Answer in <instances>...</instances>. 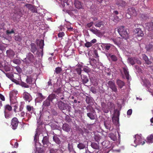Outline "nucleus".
<instances>
[{
    "label": "nucleus",
    "instance_id": "22",
    "mask_svg": "<svg viewBox=\"0 0 153 153\" xmlns=\"http://www.w3.org/2000/svg\"><path fill=\"white\" fill-rule=\"evenodd\" d=\"M81 76L82 83L84 84L87 83L89 81L88 78L87 76L84 75H81Z\"/></svg>",
    "mask_w": 153,
    "mask_h": 153
},
{
    "label": "nucleus",
    "instance_id": "45",
    "mask_svg": "<svg viewBox=\"0 0 153 153\" xmlns=\"http://www.w3.org/2000/svg\"><path fill=\"white\" fill-rule=\"evenodd\" d=\"M120 116V112L118 109H115L114 115L113 117H119Z\"/></svg>",
    "mask_w": 153,
    "mask_h": 153
},
{
    "label": "nucleus",
    "instance_id": "2",
    "mask_svg": "<svg viewBox=\"0 0 153 153\" xmlns=\"http://www.w3.org/2000/svg\"><path fill=\"white\" fill-rule=\"evenodd\" d=\"M117 31L123 38L127 39L129 38V30L124 26L119 27L117 28Z\"/></svg>",
    "mask_w": 153,
    "mask_h": 153
},
{
    "label": "nucleus",
    "instance_id": "61",
    "mask_svg": "<svg viewBox=\"0 0 153 153\" xmlns=\"http://www.w3.org/2000/svg\"><path fill=\"white\" fill-rule=\"evenodd\" d=\"M25 6L27 8L30 9V10H32L33 6L30 4H27L25 5Z\"/></svg>",
    "mask_w": 153,
    "mask_h": 153
},
{
    "label": "nucleus",
    "instance_id": "26",
    "mask_svg": "<svg viewBox=\"0 0 153 153\" xmlns=\"http://www.w3.org/2000/svg\"><path fill=\"white\" fill-rule=\"evenodd\" d=\"M116 82L117 85L120 88H122L125 85L124 82L120 79H118Z\"/></svg>",
    "mask_w": 153,
    "mask_h": 153
},
{
    "label": "nucleus",
    "instance_id": "56",
    "mask_svg": "<svg viewBox=\"0 0 153 153\" xmlns=\"http://www.w3.org/2000/svg\"><path fill=\"white\" fill-rule=\"evenodd\" d=\"M13 63L16 64H19L20 63V60L18 59H15L13 60Z\"/></svg>",
    "mask_w": 153,
    "mask_h": 153
},
{
    "label": "nucleus",
    "instance_id": "39",
    "mask_svg": "<svg viewBox=\"0 0 153 153\" xmlns=\"http://www.w3.org/2000/svg\"><path fill=\"white\" fill-rule=\"evenodd\" d=\"M85 101L86 103L89 105H91L92 103V98L88 96H86Z\"/></svg>",
    "mask_w": 153,
    "mask_h": 153
},
{
    "label": "nucleus",
    "instance_id": "57",
    "mask_svg": "<svg viewBox=\"0 0 153 153\" xmlns=\"http://www.w3.org/2000/svg\"><path fill=\"white\" fill-rule=\"evenodd\" d=\"M92 45V44H91V43L90 42H87L85 44V46L89 48Z\"/></svg>",
    "mask_w": 153,
    "mask_h": 153
},
{
    "label": "nucleus",
    "instance_id": "27",
    "mask_svg": "<svg viewBox=\"0 0 153 153\" xmlns=\"http://www.w3.org/2000/svg\"><path fill=\"white\" fill-rule=\"evenodd\" d=\"M26 109L27 111L30 113L31 114L32 113L34 110V108L33 106H31L29 105H27L26 106Z\"/></svg>",
    "mask_w": 153,
    "mask_h": 153
},
{
    "label": "nucleus",
    "instance_id": "60",
    "mask_svg": "<svg viewBox=\"0 0 153 153\" xmlns=\"http://www.w3.org/2000/svg\"><path fill=\"white\" fill-rule=\"evenodd\" d=\"M14 68L18 73H20L21 72L22 69L19 66L15 67Z\"/></svg>",
    "mask_w": 153,
    "mask_h": 153
},
{
    "label": "nucleus",
    "instance_id": "38",
    "mask_svg": "<svg viewBox=\"0 0 153 153\" xmlns=\"http://www.w3.org/2000/svg\"><path fill=\"white\" fill-rule=\"evenodd\" d=\"M26 81L27 83L28 84H32V78L30 76H27Z\"/></svg>",
    "mask_w": 153,
    "mask_h": 153
},
{
    "label": "nucleus",
    "instance_id": "42",
    "mask_svg": "<svg viewBox=\"0 0 153 153\" xmlns=\"http://www.w3.org/2000/svg\"><path fill=\"white\" fill-rule=\"evenodd\" d=\"M87 116L89 117V118L92 120L95 119V116L92 113H88L87 114Z\"/></svg>",
    "mask_w": 153,
    "mask_h": 153
},
{
    "label": "nucleus",
    "instance_id": "9",
    "mask_svg": "<svg viewBox=\"0 0 153 153\" xmlns=\"http://www.w3.org/2000/svg\"><path fill=\"white\" fill-rule=\"evenodd\" d=\"M18 92L16 90H13L10 92V100H16V95L17 94Z\"/></svg>",
    "mask_w": 153,
    "mask_h": 153
},
{
    "label": "nucleus",
    "instance_id": "19",
    "mask_svg": "<svg viewBox=\"0 0 153 153\" xmlns=\"http://www.w3.org/2000/svg\"><path fill=\"white\" fill-rule=\"evenodd\" d=\"M24 98L26 101L30 102L32 100V97L30 94L27 92H24Z\"/></svg>",
    "mask_w": 153,
    "mask_h": 153
},
{
    "label": "nucleus",
    "instance_id": "29",
    "mask_svg": "<svg viewBox=\"0 0 153 153\" xmlns=\"http://www.w3.org/2000/svg\"><path fill=\"white\" fill-rule=\"evenodd\" d=\"M104 125L105 127L107 129L110 130L111 126V122L109 120H107L104 121Z\"/></svg>",
    "mask_w": 153,
    "mask_h": 153
},
{
    "label": "nucleus",
    "instance_id": "28",
    "mask_svg": "<svg viewBox=\"0 0 153 153\" xmlns=\"http://www.w3.org/2000/svg\"><path fill=\"white\" fill-rule=\"evenodd\" d=\"M146 49L147 52H151L153 51V45L151 44H149L146 46Z\"/></svg>",
    "mask_w": 153,
    "mask_h": 153
},
{
    "label": "nucleus",
    "instance_id": "3",
    "mask_svg": "<svg viewBox=\"0 0 153 153\" xmlns=\"http://www.w3.org/2000/svg\"><path fill=\"white\" fill-rule=\"evenodd\" d=\"M34 55L30 52L27 53L26 57L23 60V62L27 65H29L31 63H33L35 61Z\"/></svg>",
    "mask_w": 153,
    "mask_h": 153
},
{
    "label": "nucleus",
    "instance_id": "20",
    "mask_svg": "<svg viewBox=\"0 0 153 153\" xmlns=\"http://www.w3.org/2000/svg\"><path fill=\"white\" fill-rule=\"evenodd\" d=\"M94 25L97 27H100L102 26H103L104 22L101 20H99L94 23Z\"/></svg>",
    "mask_w": 153,
    "mask_h": 153
},
{
    "label": "nucleus",
    "instance_id": "5",
    "mask_svg": "<svg viewBox=\"0 0 153 153\" xmlns=\"http://www.w3.org/2000/svg\"><path fill=\"white\" fill-rule=\"evenodd\" d=\"M107 84L109 88L111 89L112 91L117 93V89L115 83L114 81H109Z\"/></svg>",
    "mask_w": 153,
    "mask_h": 153
},
{
    "label": "nucleus",
    "instance_id": "11",
    "mask_svg": "<svg viewBox=\"0 0 153 153\" xmlns=\"http://www.w3.org/2000/svg\"><path fill=\"white\" fill-rule=\"evenodd\" d=\"M89 30L97 36H99L101 34V33L100 31L98 30L95 27H92L91 28H90Z\"/></svg>",
    "mask_w": 153,
    "mask_h": 153
},
{
    "label": "nucleus",
    "instance_id": "40",
    "mask_svg": "<svg viewBox=\"0 0 153 153\" xmlns=\"http://www.w3.org/2000/svg\"><path fill=\"white\" fill-rule=\"evenodd\" d=\"M108 56L110 57L112 61L116 62L117 60V57L115 55H111V54H109Z\"/></svg>",
    "mask_w": 153,
    "mask_h": 153
},
{
    "label": "nucleus",
    "instance_id": "24",
    "mask_svg": "<svg viewBox=\"0 0 153 153\" xmlns=\"http://www.w3.org/2000/svg\"><path fill=\"white\" fill-rule=\"evenodd\" d=\"M142 58L144 60L145 63L147 65H150L152 62L149 60L148 57L145 54L142 55Z\"/></svg>",
    "mask_w": 153,
    "mask_h": 153
},
{
    "label": "nucleus",
    "instance_id": "55",
    "mask_svg": "<svg viewBox=\"0 0 153 153\" xmlns=\"http://www.w3.org/2000/svg\"><path fill=\"white\" fill-rule=\"evenodd\" d=\"M76 71L77 72V74L79 75H82L81 74L82 70L80 68H77L76 69Z\"/></svg>",
    "mask_w": 153,
    "mask_h": 153
},
{
    "label": "nucleus",
    "instance_id": "21",
    "mask_svg": "<svg viewBox=\"0 0 153 153\" xmlns=\"http://www.w3.org/2000/svg\"><path fill=\"white\" fill-rule=\"evenodd\" d=\"M116 4L118 7H124L126 5V2L123 0H117L116 3Z\"/></svg>",
    "mask_w": 153,
    "mask_h": 153
},
{
    "label": "nucleus",
    "instance_id": "62",
    "mask_svg": "<svg viewBox=\"0 0 153 153\" xmlns=\"http://www.w3.org/2000/svg\"><path fill=\"white\" fill-rule=\"evenodd\" d=\"M87 109L88 110V111H91V112H92L94 111L93 108L91 107H87Z\"/></svg>",
    "mask_w": 153,
    "mask_h": 153
},
{
    "label": "nucleus",
    "instance_id": "59",
    "mask_svg": "<svg viewBox=\"0 0 153 153\" xmlns=\"http://www.w3.org/2000/svg\"><path fill=\"white\" fill-rule=\"evenodd\" d=\"M18 105L17 103H16L15 105L13 106V107H14L13 111L15 113H16L17 112L16 110L18 108Z\"/></svg>",
    "mask_w": 153,
    "mask_h": 153
},
{
    "label": "nucleus",
    "instance_id": "53",
    "mask_svg": "<svg viewBox=\"0 0 153 153\" xmlns=\"http://www.w3.org/2000/svg\"><path fill=\"white\" fill-rule=\"evenodd\" d=\"M68 150L69 151V152H74V153H76V152L74 150V149H73V147L72 146H71L70 143H68Z\"/></svg>",
    "mask_w": 153,
    "mask_h": 153
},
{
    "label": "nucleus",
    "instance_id": "32",
    "mask_svg": "<svg viewBox=\"0 0 153 153\" xmlns=\"http://www.w3.org/2000/svg\"><path fill=\"white\" fill-rule=\"evenodd\" d=\"M94 139L95 141L99 143L100 140L101 139L102 137L98 134H96L94 135Z\"/></svg>",
    "mask_w": 153,
    "mask_h": 153
},
{
    "label": "nucleus",
    "instance_id": "44",
    "mask_svg": "<svg viewBox=\"0 0 153 153\" xmlns=\"http://www.w3.org/2000/svg\"><path fill=\"white\" fill-rule=\"evenodd\" d=\"M113 123L116 124L118 123L119 121V117H113L112 119Z\"/></svg>",
    "mask_w": 153,
    "mask_h": 153
},
{
    "label": "nucleus",
    "instance_id": "54",
    "mask_svg": "<svg viewBox=\"0 0 153 153\" xmlns=\"http://www.w3.org/2000/svg\"><path fill=\"white\" fill-rule=\"evenodd\" d=\"M109 107L110 109H114L115 106L114 104L112 102H110L108 104V108Z\"/></svg>",
    "mask_w": 153,
    "mask_h": 153
},
{
    "label": "nucleus",
    "instance_id": "17",
    "mask_svg": "<svg viewBox=\"0 0 153 153\" xmlns=\"http://www.w3.org/2000/svg\"><path fill=\"white\" fill-rule=\"evenodd\" d=\"M134 32L135 33L137 34V36H138L142 37L144 35L143 32L140 28H138L135 29Z\"/></svg>",
    "mask_w": 153,
    "mask_h": 153
},
{
    "label": "nucleus",
    "instance_id": "15",
    "mask_svg": "<svg viewBox=\"0 0 153 153\" xmlns=\"http://www.w3.org/2000/svg\"><path fill=\"white\" fill-rule=\"evenodd\" d=\"M30 49V51L33 53H34L35 52L37 51V48L36 46L34 43H31Z\"/></svg>",
    "mask_w": 153,
    "mask_h": 153
},
{
    "label": "nucleus",
    "instance_id": "8",
    "mask_svg": "<svg viewBox=\"0 0 153 153\" xmlns=\"http://www.w3.org/2000/svg\"><path fill=\"white\" fill-rule=\"evenodd\" d=\"M57 105L59 109L61 110H65L67 109V107L68 106L67 104L65 103L62 101L58 102Z\"/></svg>",
    "mask_w": 153,
    "mask_h": 153
},
{
    "label": "nucleus",
    "instance_id": "23",
    "mask_svg": "<svg viewBox=\"0 0 153 153\" xmlns=\"http://www.w3.org/2000/svg\"><path fill=\"white\" fill-rule=\"evenodd\" d=\"M112 46V45L110 44H102V47H103L106 51H108Z\"/></svg>",
    "mask_w": 153,
    "mask_h": 153
},
{
    "label": "nucleus",
    "instance_id": "51",
    "mask_svg": "<svg viewBox=\"0 0 153 153\" xmlns=\"http://www.w3.org/2000/svg\"><path fill=\"white\" fill-rule=\"evenodd\" d=\"M38 98H39L40 99L43 100L45 98V97L41 93H37Z\"/></svg>",
    "mask_w": 153,
    "mask_h": 153
},
{
    "label": "nucleus",
    "instance_id": "35",
    "mask_svg": "<svg viewBox=\"0 0 153 153\" xmlns=\"http://www.w3.org/2000/svg\"><path fill=\"white\" fill-rule=\"evenodd\" d=\"M62 91V88L61 87L58 88H54L53 92L55 94H61Z\"/></svg>",
    "mask_w": 153,
    "mask_h": 153
},
{
    "label": "nucleus",
    "instance_id": "31",
    "mask_svg": "<svg viewBox=\"0 0 153 153\" xmlns=\"http://www.w3.org/2000/svg\"><path fill=\"white\" fill-rule=\"evenodd\" d=\"M53 140L57 144H59L61 143V141L57 137V135L55 134L53 137Z\"/></svg>",
    "mask_w": 153,
    "mask_h": 153
},
{
    "label": "nucleus",
    "instance_id": "52",
    "mask_svg": "<svg viewBox=\"0 0 153 153\" xmlns=\"http://www.w3.org/2000/svg\"><path fill=\"white\" fill-rule=\"evenodd\" d=\"M59 150L56 149H51L49 150V153H58Z\"/></svg>",
    "mask_w": 153,
    "mask_h": 153
},
{
    "label": "nucleus",
    "instance_id": "49",
    "mask_svg": "<svg viewBox=\"0 0 153 153\" xmlns=\"http://www.w3.org/2000/svg\"><path fill=\"white\" fill-rule=\"evenodd\" d=\"M62 70L61 67H58L56 68L55 72L56 74H59L62 71Z\"/></svg>",
    "mask_w": 153,
    "mask_h": 153
},
{
    "label": "nucleus",
    "instance_id": "48",
    "mask_svg": "<svg viewBox=\"0 0 153 153\" xmlns=\"http://www.w3.org/2000/svg\"><path fill=\"white\" fill-rule=\"evenodd\" d=\"M14 29H12L11 31L9 30H7L6 32V34L7 35H9V34L15 33V32Z\"/></svg>",
    "mask_w": 153,
    "mask_h": 153
},
{
    "label": "nucleus",
    "instance_id": "16",
    "mask_svg": "<svg viewBox=\"0 0 153 153\" xmlns=\"http://www.w3.org/2000/svg\"><path fill=\"white\" fill-rule=\"evenodd\" d=\"M102 108L103 111L105 113H108L109 112L108 106L104 102L101 103Z\"/></svg>",
    "mask_w": 153,
    "mask_h": 153
},
{
    "label": "nucleus",
    "instance_id": "63",
    "mask_svg": "<svg viewBox=\"0 0 153 153\" xmlns=\"http://www.w3.org/2000/svg\"><path fill=\"white\" fill-rule=\"evenodd\" d=\"M5 65L3 64V62L2 61H0V69L1 68H3L4 67Z\"/></svg>",
    "mask_w": 153,
    "mask_h": 153
},
{
    "label": "nucleus",
    "instance_id": "25",
    "mask_svg": "<svg viewBox=\"0 0 153 153\" xmlns=\"http://www.w3.org/2000/svg\"><path fill=\"white\" fill-rule=\"evenodd\" d=\"M74 5L78 9H80L82 7V4L81 2L78 0H76L75 1Z\"/></svg>",
    "mask_w": 153,
    "mask_h": 153
},
{
    "label": "nucleus",
    "instance_id": "30",
    "mask_svg": "<svg viewBox=\"0 0 153 153\" xmlns=\"http://www.w3.org/2000/svg\"><path fill=\"white\" fill-rule=\"evenodd\" d=\"M124 73L125 76L127 80L129 79V72L128 71V69L127 68L124 67L123 68Z\"/></svg>",
    "mask_w": 153,
    "mask_h": 153
},
{
    "label": "nucleus",
    "instance_id": "6",
    "mask_svg": "<svg viewBox=\"0 0 153 153\" xmlns=\"http://www.w3.org/2000/svg\"><path fill=\"white\" fill-rule=\"evenodd\" d=\"M134 138L135 139L134 142L137 144H141L142 145H143L145 144V142L144 141L142 142L143 138L140 136L136 134L135 135Z\"/></svg>",
    "mask_w": 153,
    "mask_h": 153
},
{
    "label": "nucleus",
    "instance_id": "37",
    "mask_svg": "<svg viewBox=\"0 0 153 153\" xmlns=\"http://www.w3.org/2000/svg\"><path fill=\"white\" fill-rule=\"evenodd\" d=\"M109 137L113 141H115L117 140V136L116 135L114 134L110 133L109 134Z\"/></svg>",
    "mask_w": 153,
    "mask_h": 153
},
{
    "label": "nucleus",
    "instance_id": "47",
    "mask_svg": "<svg viewBox=\"0 0 153 153\" xmlns=\"http://www.w3.org/2000/svg\"><path fill=\"white\" fill-rule=\"evenodd\" d=\"M16 41L19 42H21L22 40V38L20 36L17 35L14 37Z\"/></svg>",
    "mask_w": 153,
    "mask_h": 153
},
{
    "label": "nucleus",
    "instance_id": "58",
    "mask_svg": "<svg viewBox=\"0 0 153 153\" xmlns=\"http://www.w3.org/2000/svg\"><path fill=\"white\" fill-rule=\"evenodd\" d=\"M37 151L39 153H43L44 152V150L42 148H39L37 149Z\"/></svg>",
    "mask_w": 153,
    "mask_h": 153
},
{
    "label": "nucleus",
    "instance_id": "12",
    "mask_svg": "<svg viewBox=\"0 0 153 153\" xmlns=\"http://www.w3.org/2000/svg\"><path fill=\"white\" fill-rule=\"evenodd\" d=\"M42 141L43 145V146L45 147H47L49 144L48 137L47 136L44 137Z\"/></svg>",
    "mask_w": 153,
    "mask_h": 153
},
{
    "label": "nucleus",
    "instance_id": "50",
    "mask_svg": "<svg viewBox=\"0 0 153 153\" xmlns=\"http://www.w3.org/2000/svg\"><path fill=\"white\" fill-rule=\"evenodd\" d=\"M24 82H22L20 83V85L22 87H24L25 88H28L29 87V85Z\"/></svg>",
    "mask_w": 153,
    "mask_h": 153
},
{
    "label": "nucleus",
    "instance_id": "41",
    "mask_svg": "<svg viewBox=\"0 0 153 153\" xmlns=\"http://www.w3.org/2000/svg\"><path fill=\"white\" fill-rule=\"evenodd\" d=\"M77 147L80 149H83L85 147V145L82 143H79L77 145Z\"/></svg>",
    "mask_w": 153,
    "mask_h": 153
},
{
    "label": "nucleus",
    "instance_id": "18",
    "mask_svg": "<svg viewBox=\"0 0 153 153\" xmlns=\"http://www.w3.org/2000/svg\"><path fill=\"white\" fill-rule=\"evenodd\" d=\"M62 128L63 130L67 132H69L70 131L71 129V126L68 124L65 123L63 124Z\"/></svg>",
    "mask_w": 153,
    "mask_h": 153
},
{
    "label": "nucleus",
    "instance_id": "13",
    "mask_svg": "<svg viewBox=\"0 0 153 153\" xmlns=\"http://www.w3.org/2000/svg\"><path fill=\"white\" fill-rule=\"evenodd\" d=\"M6 53L7 56L10 58H13L15 55L14 52L11 49L7 50L6 51Z\"/></svg>",
    "mask_w": 153,
    "mask_h": 153
},
{
    "label": "nucleus",
    "instance_id": "46",
    "mask_svg": "<svg viewBox=\"0 0 153 153\" xmlns=\"http://www.w3.org/2000/svg\"><path fill=\"white\" fill-rule=\"evenodd\" d=\"M148 141L149 143H152L153 142V134H151L147 137Z\"/></svg>",
    "mask_w": 153,
    "mask_h": 153
},
{
    "label": "nucleus",
    "instance_id": "1",
    "mask_svg": "<svg viewBox=\"0 0 153 153\" xmlns=\"http://www.w3.org/2000/svg\"><path fill=\"white\" fill-rule=\"evenodd\" d=\"M56 96L54 94H51L48 96L47 98L44 101L42 105V109H46L51 105V102L56 98Z\"/></svg>",
    "mask_w": 153,
    "mask_h": 153
},
{
    "label": "nucleus",
    "instance_id": "43",
    "mask_svg": "<svg viewBox=\"0 0 153 153\" xmlns=\"http://www.w3.org/2000/svg\"><path fill=\"white\" fill-rule=\"evenodd\" d=\"M4 116L5 118L7 119H8L10 118L11 116V114H10V112L7 111H4Z\"/></svg>",
    "mask_w": 153,
    "mask_h": 153
},
{
    "label": "nucleus",
    "instance_id": "4",
    "mask_svg": "<svg viewBox=\"0 0 153 153\" xmlns=\"http://www.w3.org/2000/svg\"><path fill=\"white\" fill-rule=\"evenodd\" d=\"M128 60L129 62L132 65H133L136 63L139 64H141V62L139 59L136 57H131L128 58Z\"/></svg>",
    "mask_w": 153,
    "mask_h": 153
},
{
    "label": "nucleus",
    "instance_id": "33",
    "mask_svg": "<svg viewBox=\"0 0 153 153\" xmlns=\"http://www.w3.org/2000/svg\"><path fill=\"white\" fill-rule=\"evenodd\" d=\"M4 111L10 112L12 110V107L9 104H7L4 106Z\"/></svg>",
    "mask_w": 153,
    "mask_h": 153
},
{
    "label": "nucleus",
    "instance_id": "64",
    "mask_svg": "<svg viewBox=\"0 0 153 153\" xmlns=\"http://www.w3.org/2000/svg\"><path fill=\"white\" fill-rule=\"evenodd\" d=\"M94 25V23L93 22H91L87 24V26L88 27L90 28L93 25Z\"/></svg>",
    "mask_w": 153,
    "mask_h": 153
},
{
    "label": "nucleus",
    "instance_id": "34",
    "mask_svg": "<svg viewBox=\"0 0 153 153\" xmlns=\"http://www.w3.org/2000/svg\"><path fill=\"white\" fill-rule=\"evenodd\" d=\"M44 45V41L43 40L41 39L39 42V47L40 49H42V50L41 51L42 52V55L43 54V47Z\"/></svg>",
    "mask_w": 153,
    "mask_h": 153
},
{
    "label": "nucleus",
    "instance_id": "7",
    "mask_svg": "<svg viewBox=\"0 0 153 153\" xmlns=\"http://www.w3.org/2000/svg\"><path fill=\"white\" fill-rule=\"evenodd\" d=\"M19 123V121L18 119L16 117H13L12 119L11 122V124L12 129L13 130H15L16 129Z\"/></svg>",
    "mask_w": 153,
    "mask_h": 153
},
{
    "label": "nucleus",
    "instance_id": "36",
    "mask_svg": "<svg viewBox=\"0 0 153 153\" xmlns=\"http://www.w3.org/2000/svg\"><path fill=\"white\" fill-rule=\"evenodd\" d=\"M91 146L93 149H99L100 148L98 144L94 142L91 143Z\"/></svg>",
    "mask_w": 153,
    "mask_h": 153
},
{
    "label": "nucleus",
    "instance_id": "10",
    "mask_svg": "<svg viewBox=\"0 0 153 153\" xmlns=\"http://www.w3.org/2000/svg\"><path fill=\"white\" fill-rule=\"evenodd\" d=\"M128 13L131 16H136L137 15V12L134 8L132 7L128 8L127 10Z\"/></svg>",
    "mask_w": 153,
    "mask_h": 153
},
{
    "label": "nucleus",
    "instance_id": "14",
    "mask_svg": "<svg viewBox=\"0 0 153 153\" xmlns=\"http://www.w3.org/2000/svg\"><path fill=\"white\" fill-rule=\"evenodd\" d=\"M145 28L149 31L153 30V22H149L145 24Z\"/></svg>",
    "mask_w": 153,
    "mask_h": 153
}]
</instances>
